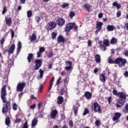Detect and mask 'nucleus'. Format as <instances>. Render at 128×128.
<instances>
[{
    "label": "nucleus",
    "mask_w": 128,
    "mask_h": 128,
    "mask_svg": "<svg viewBox=\"0 0 128 128\" xmlns=\"http://www.w3.org/2000/svg\"><path fill=\"white\" fill-rule=\"evenodd\" d=\"M6 86H4L1 89V95L0 98L1 100H2V102L4 104L3 105V107L2 108V114H6L8 110V108L10 106V102L8 101H6Z\"/></svg>",
    "instance_id": "f257e3e1"
},
{
    "label": "nucleus",
    "mask_w": 128,
    "mask_h": 128,
    "mask_svg": "<svg viewBox=\"0 0 128 128\" xmlns=\"http://www.w3.org/2000/svg\"><path fill=\"white\" fill-rule=\"evenodd\" d=\"M115 64H118L119 68H122L126 65V60L120 57L117 58L115 60Z\"/></svg>",
    "instance_id": "f03ea898"
},
{
    "label": "nucleus",
    "mask_w": 128,
    "mask_h": 128,
    "mask_svg": "<svg viewBox=\"0 0 128 128\" xmlns=\"http://www.w3.org/2000/svg\"><path fill=\"white\" fill-rule=\"evenodd\" d=\"M92 110H93L95 112H98V114H101L102 112V108H100V106L98 102H94L92 104Z\"/></svg>",
    "instance_id": "7ed1b4c3"
},
{
    "label": "nucleus",
    "mask_w": 128,
    "mask_h": 128,
    "mask_svg": "<svg viewBox=\"0 0 128 128\" xmlns=\"http://www.w3.org/2000/svg\"><path fill=\"white\" fill-rule=\"evenodd\" d=\"M35 65L34 66V70H40V68L42 66V61L41 59H37L34 61Z\"/></svg>",
    "instance_id": "20e7f679"
},
{
    "label": "nucleus",
    "mask_w": 128,
    "mask_h": 128,
    "mask_svg": "<svg viewBox=\"0 0 128 128\" xmlns=\"http://www.w3.org/2000/svg\"><path fill=\"white\" fill-rule=\"evenodd\" d=\"M26 88V82L18 83L16 86L17 92H22Z\"/></svg>",
    "instance_id": "39448f33"
},
{
    "label": "nucleus",
    "mask_w": 128,
    "mask_h": 128,
    "mask_svg": "<svg viewBox=\"0 0 128 128\" xmlns=\"http://www.w3.org/2000/svg\"><path fill=\"white\" fill-rule=\"evenodd\" d=\"M56 26V22H50L47 24L46 28L48 30H54Z\"/></svg>",
    "instance_id": "423d86ee"
},
{
    "label": "nucleus",
    "mask_w": 128,
    "mask_h": 128,
    "mask_svg": "<svg viewBox=\"0 0 128 128\" xmlns=\"http://www.w3.org/2000/svg\"><path fill=\"white\" fill-rule=\"evenodd\" d=\"M126 102V100L124 99H118L116 101V106L117 108H122Z\"/></svg>",
    "instance_id": "0eeeda50"
},
{
    "label": "nucleus",
    "mask_w": 128,
    "mask_h": 128,
    "mask_svg": "<svg viewBox=\"0 0 128 128\" xmlns=\"http://www.w3.org/2000/svg\"><path fill=\"white\" fill-rule=\"evenodd\" d=\"M65 22L66 21L62 18H60L56 20V24L59 26H62Z\"/></svg>",
    "instance_id": "6e6552de"
},
{
    "label": "nucleus",
    "mask_w": 128,
    "mask_h": 128,
    "mask_svg": "<svg viewBox=\"0 0 128 128\" xmlns=\"http://www.w3.org/2000/svg\"><path fill=\"white\" fill-rule=\"evenodd\" d=\"M58 112L56 110H54L51 111L50 116L52 120H55V118H56V114H58Z\"/></svg>",
    "instance_id": "1a4fd4ad"
},
{
    "label": "nucleus",
    "mask_w": 128,
    "mask_h": 128,
    "mask_svg": "<svg viewBox=\"0 0 128 128\" xmlns=\"http://www.w3.org/2000/svg\"><path fill=\"white\" fill-rule=\"evenodd\" d=\"M74 23H70L66 24V32H70L72 29L74 28Z\"/></svg>",
    "instance_id": "9d476101"
},
{
    "label": "nucleus",
    "mask_w": 128,
    "mask_h": 128,
    "mask_svg": "<svg viewBox=\"0 0 128 128\" xmlns=\"http://www.w3.org/2000/svg\"><path fill=\"white\" fill-rule=\"evenodd\" d=\"M122 116V114L120 112H117L115 113L114 116H113L112 120L114 122H116V120H118Z\"/></svg>",
    "instance_id": "9b49d317"
},
{
    "label": "nucleus",
    "mask_w": 128,
    "mask_h": 128,
    "mask_svg": "<svg viewBox=\"0 0 128 128\" xmlns=\"http://www.w3.org/2000/svg\"><path fill=\"white\" fill-rule=\"evenodd\" d=\"M104 25V23L102 22H100L97 21L96 22V28L98 30H102V26Z\"/></svg>",
    "instance_id": "f8f14e48"
},
{
    "label": "nucleus",
    "mask_w": 128,
    "mask_h": 128,
    "mask_svg": "<svg viewBox=\"0 0 128 128\" xmlns=\"http://www.w3.org/2000/svg\"><path fill=\"white\" fill-rule=\"evenodd\" d=\"M38 118L34 117V118L32 120L31 126L32 128H34L36 124H38Z\"/></svg>",
    "instance_id": "ddd939ff"
},
{
    "label": "nucleus",
    "mask_w": 128,
    "mask_h": 128,
    "mask_svg": "<svg viewBox=\"0 0 128 128\" xmlns=\"http://www.w3.org/2000/svg\"><path fill=\"white\" fill-rule=\"evenodd\" d=\"M118 96H119V99L120 100H126V94L122 92H120Z\"/></svg>",
    "instance_id": "4468645a"
},
{
    "label": "nucleus",
    "mask_w": 128,
    "mask_h": 128,
    "mask_svg": "<svg viewBox=\"0 0 128 128\" xmlns=\"http://www.w3.org/2000/svg\"><path fill=\"white\" fill-rule=\"evenodd\" d=\"M16 48V46L13 44L10 48V50H8V54H14V49Z\"/></svg>",
    "instance_id": "2eb2a0df"
},
{
    "label": "nucleus",
    "mask_w": 128,
    "mask_h": 128,
    "mask_svg": "<svg viewBox=\"0 0 128 128\" xmlns=\"http://www.w3.org/2000/svg\"><path fill=\"white\" fill-rule=\"evenodd\" d=\"M30 40L31 42H34L36 40V36L34 34H32V36H30Z\"/></svg>",
    "instance_id": "dca6fc26"
},
{
    "label": "nucleus",
    "mask_w": 128,
    "mask_h": 128,
    "mask_svg": "<svg viewBox=\"0 0 128 128\" xmlns=\"http://www.w3.org/2000/svg\"><path fill=\"white\" fill-rule=\"evenodd\" d=\"M114 28H116L112 25H108L106 27V30L108 32H112Z\"/></svg>",
    "instance_id": "f3484780"
},
{
    "label": "nucleus",
    "mask_w": 128,
    "mask_h": 128,
    "mask_svg": "<svg viewBox=\"0 0 128 128\" xmlns=\"http://www.w3.org/2000/svg\"><path fill=\"white\" fill-rule=\"evenodd\" d=\"M100 80L102 82H106V76L102 74L100 75Z\"/></svg>",
    "instance_id": "a211bd4d"
},
{
    "label": "nucleus",
    "mask_w": 128,
    "mask_h": 128,
    "mask_svg": "<svg viewBox=\"0 0 128 128\" xmlns=\"http://www.w3.org/2000/svg\"><path fill=\"white\" fill-rule=\"evenodd\" d=\"M34 58V54L30 53L28 54V56L27 58V60H28V62H32V60Z\"/></svg>",
    "instance_id": "6ab92c4d"
},
{
    "label": "nucleus",
    "mask_w": 128,
    "mask_h": 128,
    "mask_svg": "<svg viewBox=\"0 0 128 128\" xmlns=\"http://www.w3.org/2000/svg\"><path fill=\"white\" fill-rule=\"evenodd\" d=\"M118 42V39L114 37L112 38L110 40V44H116Z\"/></svg>",
    "instance_id": "aec40b11"
},
{
    "label": "nucleus",
    "mask_w": 128,
    "mask_h": 128,
    "mask_svg": "<svg viewBox=\"0 0 128 128\" xmlns=\"http://www.w3.org/2000/svg\"><path fill=\"white\" fill-rule=\"evenodd\" d=\"M84 96L87 100H90V98H92V93L90 92H86L84 94Z\"/></svg>",
    "instance_id": "412c9836"
},
{
    "label": "nucleus",
    "mask_w": 128,
    "mask_h": 128,
    "mask_svg": "<svg viewBox=\"0 0 128 128\" xmlns=\"http://www.w3.org/2000/svg\"><path fill=\"white\" fill-rule=\"evenodd\" d=\"M103 44L106 46H110V40L108 39H104L103 40Z\"/></svg>",
    "instance_id": "4be33fe9"
},
{
    "label": "nucleus",
    "mask_w": 128,
    "mask_h": 128,
    "mask_svg": "<svg viewBox=\"0 0 128 128\" xmlns=\"http://www.w3.org/2000/svg\"><path fill=\"white\" fill-rule=\"evenodd\" d=\"M64 42V36H60L58 38V42L59 44H61V42Z\"/></svg>",
    "instance_id": "5701e85b"
},
{
    "label": "nucleus",
    "mask_w": 128,
    "mask_h": 128,
    "mask_svg": "<svg viewBox=\"0 0 128 128\" xmlns=\"http://www.w3.org/2000/svg\"><path fill=\"white\" fill-rule=\"evenodd\" d=\"M10 124V118L8 116H7L5 119V124H6V126H8Z\"/></svg>",
    "instance_id": "b1692460"
},
{
    "label": "nucleus",
    "mask_w": 128,
    "mask_h": 128,
    "mask_svg": "<svg viewBox=\"0 0 128 128\" xmlns=\"http://www.w3.org/2000/svg\"><path fill=\"white\" fill-rule=\"evenodd\" d=\"M95 60L96 62H98V64H100V56L99 54H96L95 56Z\"/></svg>",
    "instance_id": "393cba45"
},
{
    "label": "nucleus",
    "mask_w": 128,
    "mask_h": 128,
    "mask_svg": "<svg viewBox=\"0 0 128 128\" xmlns=\"http://www.w3.org/2000/svg\"><path fill=\"white\" fill-rule=\"evenodd\" d=\"M112 4L113 6H115L116 8L118 10H120V8H122V5H120V4H118V2H113V4Z\"/></svg>",
    "instance_id": "a878e982"
},
{
    "label": "nucleus",
    "mask_w": 128,
    "mask_h": 128,
    "mask_svg": "<svg viewBox=\"0 0 128 128\" xmlns=\"http://www.w3.org/2000/svg\"><path fill=\"white\" fill-rule=\"evenodd\" d=\"M62 102H64V98L62 96H59L58 98V104H62Z\"/></svg>",
    "instance_id": "bb28decb"
},
{
    "label": "nucleus",
    "mask_w": 128,
    "mask_h": 128,
    "mask_svg": "<svg viewBox=\"0 0 128 128\" xmlns=\"http://www.w3.org/2000/svg\"><path fill=\"white\" fill-rule=\"evenodd\" d=\"M17 50V52H20V50H22V42H20V41L18 42Z\"/></svg>",
    "instance_id": "cd10ccee"
},
{
    "label": "nucleus",
    "mask_w": 128,
    "mask_h": 128,
    "mask_svg": "<svg viewBox=\"0 0 128 128\" xmlns=\"http://www.w3.org/2000/svg\"><path fill=\"white\" fill-rule=\"evenodd\" d=\"M44 72L42 70V69H40L39 70V74H40V76L38 77V78H42V77L44 76Z\"/></svg>",
    "instance_id": "c85d7f7f"
},
{
    "label": "nucleus",
    "mask_w": 128,
    "mask_h": 128,
    "mask_svg": "<svg viewBox=\"0 0 128 128\" xmlns=\"http://www.w3.org/2000/svg\"><path fill=\"white\" fill-rule=\"evenodd\" d=\"M6 24H8V26H10V22H12V18H6Z\"/></svg>",
    "instance_id": "c756f323"
},
{
    "label": "nucleus",
    "mask_w": 128,
    "mask_h": 128,
    "mask_svg": "<svg viewBox=\"0 0 128 128\" xmlns=\"http://www.w3.org/2000/svg\"><path fill=\"white\" fill-rule=\"evenodd\" d=\"M99 48H100V50H102V52H106V48L104 44L99 46Z\"/></svg>",
    "instance_id": "7c9ffc66"
},
{
    "label": "nucleus",
    "mask_w": 128,
    "mask_h": 128,
    "mask_svg": "<svg viewBox=\"0 0 128 128\" xmlns=\"http://www.w3.org/2000/svg\"><path fill=\"white\" fill-rule=\"evenodd\" d=\"M84 6L86 10H87L88 12H90V4H85L84 5Z\"/></svg>",
    "instance_id": "2f4dec72"
},
{
    "label": "nucleus",
    "mask_w": 128,
    "mask_h": 128,
    "mask_svg": "<svg viewBox=\"0 0 128 128\" xmlns=\"http://www.w3.org/2000/svg\"><path fill=\"white\" fill-rule=\"evenodd\" d=\"M14 65V61L12 60H8V68H12Z\"/></svg>",
    "instance_id": "473e14b6"
},
{
    "label": "nucleus",
    "mask_w": 128,
    "mask_h": 128,
    "mask_svg": "<svg viewBox=\"0 0 128 128\" xmlns=\"http://www.w3.org/2000/svg\"><path fill=\"white\" fill-rule=\"evenodd\" d=\"M108 62H109L110 64H116L115 60H112V56L108 57Z\"/></svg>",
    "instance_id": "72a5a7b5"
},
{
    "label": "nucleus",
    "mask_w": 128,
    "mask_h": 128,
    "mask_svg": "<svg viewBox=\"0 0 128 128\" xmlns=\"http://www.w3.org/2000/svg\"><path fill=\"white\" fill-rule=\"evenodd\" d=\"M32 12L30 10L27 11V16L28 18H32Z\"/></svg>",
    "instance_id": "f704fd0d"
},
{
    "label": "nucleus",
    "mask_w": 128,
    "mask_h": 128,
    "mask_svg": "<svg viewBox=\"0 0 128 128\" xmlns=\"http://www.w3.org/2000/svg\"><path fill=\"white\" fill-rule=\"evenodd\" d=\"M124 114H128V104H126L124 110H123Z\"/></svg>",
    "instance_id": "c9c22d12"
},
{
    "label": "nucleus",
    "mask_w": 128,
    "mask_h": 128,
    "mask_svg": "<svg viewBox=\"0 0 128 128\" xmlns=\"http://www.w3.org/2000/svg\"><path fill=\"white\" fill-rule=\"evenodd\" d=\"M41 18H42V17L40 16H36L35 17V20L36 22H38H38H40V21Z\"/></svg>",
    "instance_id": "e433bc0d"
},
{
    "label": "nucleus",
    "mask_w": 128,
    "mask_h": 128,
    "mask_svg": "<svg viewBox=\"0 0 128 128\" xmlns=\"http://www.w3.org/2000/svg\"><path fill=\"white\" fill-rule=\"evenodd\" d=\"M74 16H76V13L74 12L71 11V12H70L69 16H70V18H74Z\"/></svg>",
    "instance_id": "4c0bfd02"
},
{
    "label": "nucleus",
    "mask_w": 128,
    "mask_h": 128,
    "mask_svg": "<svg viewBox=\"0 0 128 128\" xmlns=\"http://www.w3.org/2000/svg\"><path fill=\"white\" fill-rule=\"evenodd\" d=\"M70 4L68 3H64L62 6V8H68Z\"/></svg>",
    "instance_id": "58836bf2"
},
{
    "label": "nucleus",
    "mask_w": 128,
    "mask_h": 128,
    "mask_svg": "<svg viewBox=\"0 0 128 128\" xmlns=\"http://www.w3.org/2000/svg\"><path fill=\"white\" fill-rule=\"evenodd\" d=\"M89 112H90V111L88 110L86 108L83 112V116H86V114H88Z\"/></svg>",
    "instance_id": "ea45409f"
},
{
    "label": "nucleus",
    "mask_w": 128,
    "mask_h": 128,
    "mask_svg": "<svg viewBox=\"0 0 128 128\" xmlns=\"http://www.w3.org/2000/svg\"><path fill=\"white\" fill-rule=\"evenodd\" d=\"M113 92V94H114V96H118V95L120 94V92H118V91L116 90H114L112 91Z\"/></svg>",
    "instance_id": "a19ab883"
},
{
    "label": "nucleus",
    "mask_w": 128,
    "mask_h": 128,
    "mask_svg": "<svg viewBox=\"0 0 128 128\" xmlns=\"http://www.w3.org/2000/svg\"><path fill=\"white\" fill-rule=\"evenodd\" d=\"M8 12V9L6 8V6H4L3 8V10L2 11V14H4L6 12Z\"/></svg>",
    "instance_id": "79ce46f5"
},
{
    "label": "nucleus",
    "mask_w": 128,
    "mask_h": 128,
    "mask_svg": "<svg viewBox=\"0 0 128 128\" xmlns=\"http://www.w3.org/2000/svg\"><path fill=\"white\" fill-rule=\"evenodd\" d=\"M12 109L14 110H18V105H16V104L14 103L12 106Z\"/></svg>",
    "instance_id": "37998d69"
},
{
    "label": "nucleus",
    "mask_w": 128,
    "mask_h": 128,
    "mask_svg": "<svg viewBox=\"0 0 128 128\" xmlns=\"http://www.w3.org/2000/svg\"><path fill=\"white\" fill-rule=\"evenodd\" d=\"M66 66H72V63L70 61H66Z\"/></svg>",
    "instance_id": "c03bdc74"
},
{
    "label": "nucleus",
    "mask_w": 128,
    "mask_h": 128,
    "mask_svg": "<svg viewBox=\"0 0 128 128\" xmlns=\"http://www.w3.org/2000/svg\"><path fill=\"white\" fill-rule=\"evenodd\" d=\"M95 124L96 126H100V121L96 120L95 122Z\"/></svg>",
    "instance_id": "a18cd8bd"
},
{
    "label": "nucleus",
    "mask_w": 128,
    "mask_h": 128,
    "mask_svg": "<svg viewBox=\"0 0 128 128\" xmlns=\"http://www.w3.org/2000/svg\"><path fill=\"white\" fill-rule=\"evenodd\" d=\"M22 128H28V121H26L24 124H23Z\"/></svg>",
    "instance_id": "49530a36"
},
{
    "label": "nucleus",
    "mask_w": 128,
    "mask_h": 128,
    "mask_svg": "<svg viewBox=\"0 0 128 128\" xmlns=\"http://www.w3.org/2000/svg\"><path fill=\"white\" fill-rule=\"evenodd\" d=\"M52 38H56V33L54 32H52Z\"/></svg>",
    "instance_id": "de8ad7c7"
},
{
    "label": "nucleus",
    "mask_w": 128,
    "mask_h": 128,
    "mask_svg": "<svg viewBox=\"0 0 128 128\" xmlns=\"http://www.w3.org/2000/svg\"><path fill=\"white\" fill-rule=\"evenodd\" d=\"M46 50V49L44 48V47H41L39 49V52L42 54Z\"/></svg>",
    "instance_id": "09e8293b"
},
{
    "label": "nucleus",
    "mask_w": 128,
    "mask_h": 128,
    "mask_svg": "<svg viewBox=\"0 0 128 128\" xmlns=\"http://www.w3.org/2000/svg\"><path fill=\"white\" fill-rule=\"evenodd\" d=\"M78 107H76L74 108V116H78Z\"/></svg>",
    "instance_id": "8fccbe9b"
},
{
    "label": "nucleus",
    "mask_w": 128,
    "mask_h": 128,
    "mask_svg": "<svg viewBox=\"0 0 128 128\" xmlns=\"http://www.w3.org/2000/svg\"><path fill=\"white\" fill-rule=\"evenodd\" d=\"M22 122V119L21 118H16V120H15V123L16 124H20Z\"/></svg>",
    "instance_id": "3c124183"
},
{
    "label": "nucleus",
    "mask_w": 128,
    "mask_h": 128,
    "mask_svg": "<svg viewBox=\"0 0 128 128\" xmlns=\"http://www.w3.org/2000/svg\"><path fill=\"white\" fill-rule=\"evenodd\" d=\"M65 70H68V72H70V70H72V66H66L65 68Z\"/></svg>",
    "instance_id": "603ef678"
},
{
    "label": "nucleus",
    "mask_w": 128,
    "mask_h": 128,
    "mask_svg": "<svg viewBox=\"0 0 128 128\" xmlns=\"http://www.w3.org/2000/svg\"><path fill=\"white\" fill-rule=\"evenodd\" d=\"M43 88H44V86H42V85H40V88H39V90H38V92H42V89Z\"/></svg>",
    "instance_id": "864d4df0"
},
{
    "label": "nucleus",
    "mask_w": 128,
    "mask_h": 128,
    "mask_svg": "<svg viewBox=\"0 0 128 128\" xmlns=\"http://www.w3.org/2000/svg\"><path fill=\"white\" fill-rule=\"evenodd\" d=\"M14 30H11V38H14Z\"/></svg>",
    "instance_id": "5fc2aeb1"
},
{
    "label": "nucleus",
    "mask_w": 128,
    "mask_h": 128,
    "mask_svg": "<svg viewBox=\"0 0 128 128\" xmlns=\"http://www.w3.org/2000/svg\"><path fill=\"white\" fill-rule=\"evenodd\" d=\"M69 126H70V128H72V126H74V122H72V120H70L69 121Z\"/></svg>",
    "instance_id": "6e6d98bb"
},
{
    "label": "nucleus",
    "mask_w": 128,
    "mask_h": 128,
    "mask_svg": "<svg viewBox=\"0 0 128 128\" xmlns=\"http://www.w3.org/2000/svg\"><path fill=\"white\" fill-rule=\"evenodd\" d=\"M92 40H88V46H92Z\"/></svg>",
    "instance_id": "4d7b16f0"
},
{
    "label": "nucleus",
    "mask_w": 128,
    "mask_h": 128,
    "mask_svg": "<svg viewBox=\"0 0 128 128\" xmlns=\"http://www.w3.org/2000/svg\"><path fill=\"white\" fill-rule=\"evenodd\" d=\"M54 56V54L52 53V52H50L48 53V58H52V56Z\"/></svg>",
    "instance_id": "13d9d810"
},
{
    "label": "nucleus",
    "mask_w": 128,
    "mask_h": 128,
    "mask_svg": "<svg viewBox=\"0 0 128 128\" xmlns=\"http://www.w3.org/2000/svg\"><path fill=\"white\" fill-rule=\"evenodd\" d=\"M73 28H74L75 32H76V30H78V26H76L74 23Z\"/></svg>",
    "instance_id": "bf43d9fd"
},
{
    "label": "nucleus",
    "mask_w": 128,
    "mask_h": 128,
    "mask_svg": "<svg viewBox=\"0 0 128 128\" xmlns=\"http://www.w3.org/2000/svg\"><path fill=\"white\" fill-rule=\"evenodd\" d=\"M124 28L126 30H128V22L126 23L124 26Z\"/></svg>",
    "instance_id": "052dcab7"
},
{
    "label": "nucleus",
    "mask_w": 128,
    "mask_h": 128,
    "mask_svg": "<svg viewBox=\"0 0 128 128\" xmlns=\"http://www.w3.org/2000/svg\"><path fill=\"white\" fill-rule=\"evenodd\" d=\"M112 96H110L108 98V104H110V102H112Z\"/></svg>",
    "instance_id": "680f3d73"
},
{
    "label": "nucleus",
    "mask_w": 128,
    "mask_h": 128,
    "mask_svg": "<svg viewBox=\"0 0 128 128\" xmlns=\"http://www.w3.org/2000/svg\"><path fill=\"white\" fill-rule=\"evenodd\" d=\"M42 52L39 51L37 52V58H40L42 56Z\"/></svg>",
    "instance_id": "e2e57ef3"
},
{
    "label": "nucleus",
    "mask_w": 128,
    "mask_h": 128,
    "mask_svg": "<svg viewBox=\"0 0 128 128\" xmlns=\"http://www.w3.org/2000/svg\"><path fill=\"white\" fill-rule=\"evenodd\" d=\"M60 80H62V78L60 77L58 78L57 82H56V84H60Z\"/></svg>",
    "instance_id": "0e129e2a"
},
{
    "label": "nucleus",
    "mask_w": 128,
    "mask_h": 128,
    "mask_svg": "<svg viewBox=\"0 0 128 128\" xmlns=\"http://www.w3.org/2000/svg\"><path fill=\"white\" fill-rule=\"evenodd\" d=\"M121 15H122V14L120 13V12H117V13H116L117 18H120V16Z\"/></svg>",
    "instance_id": "69168bd1"
},
{
    "label": "nucleus",
    "mask_w": 128,
    "mask_h": 128,
    "mask_svg": "<svg viewBox=\"0 0 128 128\" xmlns=\"http://www.w3.org/2000/svg\"><path fill=\"white\" fill-rule=\"evenodd\" d=\"M124 76L125 78H128V72L127 71H126L124 72Z\"/></svg>",
    "instance_id": "338daca9"
},
{
    "label": "nucleus",
    "mask_w": 128,
    "mask_h": 128,
    "mask_svg": "<svg viewBox=\"0 0 128 128\" xmlns=\"http://www.w3.org/2000/svg\"><path fill=\"white\" fill-rule=\"evenodd\" d=\"M36 108V104H34L30 106V108Z\"/></svg>",
    "instance_id": "774afa93"
}]
</instances>
